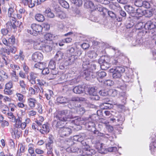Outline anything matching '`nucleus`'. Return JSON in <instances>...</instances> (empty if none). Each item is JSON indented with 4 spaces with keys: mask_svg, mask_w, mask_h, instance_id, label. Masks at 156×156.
<instances>
[{
    "mask_svg": "<svg viewBox=\"0 0 156 156\" xmlns=\"http://www.w3.org/2000/svg\"><path fill=\"white\" fill-rule=\"evenodd\" d=\"M20 87L22 88L21 93L23 94H25L26 93V91L25 89V87L26 86V84L25 82L23 80H20L19 82Z\"/></svg>",
    "mask_w": 156,
    "mask_h": 156,
    "instance_id": "nucleus-24",
    "label": "nucleus"
},
{
    "mask_svg": "<svg viewBox=\"0 0 156 156\" xmlns=\"http://www.w3.org/2000/svg\"><path fill=\"white\" fill-rule=\"evenodd\" d=\"M109 58L107 56H102L100 57L98 60V63L101 65L105 62H108Z\"/></svg>",
    "mask_w": 156,
    "mask_h": 156,
    "instance_id": "nucleus-22",
    "label": "nucleus"
},
{
    "mask_svg": "<svg viewBox=\"0 0 156 156\" xmlns=\"http://www.w3.org/2000/svg\"><path fill=\"white\" fill-rule=\"evenodd\" d=\"M46 67V64L44 62H39L36 63L34 65V67L38 68L40 70H42Z\"/></svg>",
    "mask_w": 156,
    "mask_h": 156,
    "instance_id": "nucleus-20",
    "label": "nucleus"
},
{
    "mask_svg": "<svg viewBox=\"0 0 156 156\" xmlns=\"http://www.w3.org/2000/svg\"><path fill=\"white\" fill-rule=\"evenodd\" d=\"M42 70V73L43 75L47 74L49 73V71L48 67H45Z\"/></svg>",
    "mask_w": 156,
    "mask_h": 156,
    "instance_id": "nucleus-64",
    "label": "nucleus"
},
{
    "mask_svg": "<svg viewBox=\"0 0 156 156\" xmlns=\"http://www.w3.org/2000/svg\"><path fill=\"white\" fill-rule=\"evenodd\" d=\"M89 94L91 95H95L97 94L96 90L94 87H91L88 89Z\"/></svg>",
    "mask_w": 156,
    "mask_h": 156,
    "instance_id": "nucleus-37",
    "label": "nucleus"
},
{
    "mask_svg": "<svg viewBox=\"0 0 156 156\" xmlns=\"http://www.w3.org/2000/svg\"><path fill=\"white\" fill-rule=\"evenodd\" d=\"M84 89L81 86L75 87L73 89V92L76 94H80L83 92Z\"/></svg>",
    "mask_w": 156,
    "mask_h": 156,
    "instance_id": "nucleus-18",
    "label": "nucleus"
},
{
    "mask_svg": "<svg viewBox=\"0 0 156 156\" xmlns=\"http://www.w3.org/2000/svg\"><path fill=\"white\" fill-rule=\"evenodd\" d=\"M84 73L87 80H89L96 77L97 80L100 82H102V79L107 74L104 71L94 73L89 69L84 70Z\"/></svg>",
    "mask_w": 156,
    "mask_h": 156,
    "instance_id": "nucleus-1",
    "label": "nucleus"
},
{
    "mask_svg": "<svg viewBox=\"0 0 156 156\" xmlns=\"http://www.w3.org/2000/svg\"><path fill=\"white\" fill-rule=\"evenodd\" d=\"M4 94L7 95H11L12 94V90L9 89L5 88L4 90Z\"/></svg>",
    "mask_w": 156,
    "mask_h": 156,
    "instance_id": "nucleus-62",
    "label": "nucleus"
},
{
    "mask_svg": "<svg viewBox=\"0 0 156 156\" xmlns=\"http://www.w3.org/2000/svg\"><path fill=\"white\" fill-rule=\"evenodd\" d=\"M82 52L81 50L78 49L75 53L74 55L78 58L79 56L82 54Z\"/></svg>",
    "mask_w": 156,
    "mask_h": 156,
    "instance_id": "nucleus-63",
    "label": "nucleus"
},
{
    "mask_svg": "<svg viewBox=\"0 0 156 156\" xmlns=\"http://www.w3.org/2000/svg\"><path fill=\"white\" fill-rule=\"evenodd\" d=\"M34 48L35 49L38 50L42 49L41 46V44L39 43L35 42L34 41Z\"/></svg>",
    "mask_w": 156,
    "mask_h": 156,
    "instance_id": "nucleus-49",
    "label": "nucleus"
},
{
    "mask_svg": "<svg viewBox=\"0 0 156 156\" xmlns=\"http://www.w3.org/2000/svg\"><path fill=\"white\" fill-rule=\"evenodd\" d=\"M144 24L145 23H143L142 22H140L137 23L135 26V28L136 30H139L141 29H143L142 32L143 34H144V31L143 30H145L144 29Z\"/></svg>",
    "mask_w": 156,
    "mask_h": 156,
    "instance_id": "nucleus-30",
    "label": "nucleus"
},
{
    "mask_svg": "<svg viewBox=\"0 0 156 156\" xmlns=\"http://www.w3.org/2000/svg\"><path fill=\"white\" fill-rule=\"evenodd\" d=\"M44 119L43 117L41 116H39L35 122L38 125L40 126L42 125V122L44 121Z\"/></svg>",
    "mask_w": 156,
    "mask_h": 156,
    "instance_id": "nucleus-39",
    "label": "nucleus"
},
{
    "mask_svg": "<svg viewBox=\"0 0 156 156\" xmlns=\"http://www.w3.org/2000/svg\"><path fill=\"white\" fill-rule=\"evenodd\" d=\"M117 91L115 90H109V95L115 97L117 95Z\"/></svg>",
    "mask_w": 156,
    "mask_h": 156,
    "instance_id": "nucleus-53",
    "label": "nucleus"
},
{
    "mask_svg": "<svg viewBox=\"0 0 156 156\" xmlns=\"http://www.w3.org/2000/svg\"><path fill=\"white\" fill-rule=\"evenodd\" d=\"M80 100L79 98L74 97L69 100L68 98L63 97H59L57 98L56 101L58 103L61 104H63L71 102L70 103L73 104L74 101H79Z\"/></svg>",
    "mask_w": 156,
    "mask_h": 156,
    "instance_id": "nucleus-5",
    "label": "nucleus"
},
{
    "mask_svg": "<svg viewBox=\"0 0 156 156\" xmlns=\"http://www.w3.org/2000/svg\"><path fill=\"white\" fill-rule=\"evenodd\" d=\"M125 71V68L122 66H117L114 69L110 70V72L112 73V76L114 79L120 78Z\"/></svg>",
    "mask_w": 156,
    "mask_h": 156,
    "instance_id": "nucleus-3",
    "label": "nucleus"
},
{
    "mask_svg": "<svg viewBox=\"0 0 156 156\" xmlns=\"http://www.w3.org/2000/svg\"><path fill=\"white\" fill-rule=\"evenodd\" d=\"M46 44L43 47V49L46 52H49L52 50L53 47V42L52 41H48V42H45Z\"/></svg>",
    "mask_w": 156,
    "mask_h": 156,
    "instance_id": "nucleus-13",
    "label": "nucleus"
},
{
    "mask_svg": "<svg viewBox=\"0 0 156 156\" xmlns=\"http://www.w3.org/2000/svg\"><path fill=\"white\" fill-rule=\"evenodd\" d=\"M63 56V53L62 52L58 51L55 57L56 61L58 62L59 61L62 59Z\"/></svg>",
    "mask_w": 156,
    "mask_h": 156,
    "instance_id": "nucleus-27",
    "label": "nucleus"
},
{
    "mask_svg": "<svg viewBox=\"0 0 156 156\" xmlns=\"http://www.w3.org/2000/svg\"><path fill=\"white\" fill-rule=\"evenodd\" d=\"M16 95L18 98L19 101L22 102L23 101V95L19 93H16Z\"/></svg>",
    "mask_w": 156,
    "mask_h": 156,
    "instance_id": "nucleus-54",
    "label": "nucleus"
},
{
    "mask_svg": "<svg viewBox=\"0 0 156 156\" xmlns=\"http://www.w3.org/2000/svg\"><path fill=\"white\" fill-rule=\"evenodd\" d=\"M104 123L105 124L106 128L109 132H111L113 130V128L112 126L109 125L108 123Z\"/></svg>",
    "mask_w": 156,
    "mask_h": 156,
    "instance_id": "nucleus-61",
    "label": "nucleus"
},
{
    "mask_svg": "<svg viewBox=\"0 0 156 156\" xmlns=\"http://www.w3.org/2000/svg\"><path fill=\"white\" fill-rule=\"evenodd\" d=\"M31 27L33 31L37 33V32L39 33L41 32L42 30V27L40 25L33 23L31 25Z\"/></svg>",
    "mask_w": 156,
    "mask_h": 156,
    "instance_id": "nucleus-14",
    "label": "nucleus"
},
{
    "mask_svg": "<svg viewBox=\"0 0 156 156\" xmlns=\"http://www.w3.org/2000/svg\"><path fill=\"white\" fill-rule=\"evenodd\" d=\"M95 153L94 150L91 148L89 146H87V147L84 148L83 150V156L84 155H90L94 154Z\"/></svg>",
    "mask_w": 156,
    "mask_h": 156,
    "instance_id": "nucleus-11",
    "label": "nucleus"
},
{
    "mask_svg": "<svg viewBox=\"0 0 156 156\" xmlns=\"http://www.w3.org/2000/svg\"><path fill=\"white\" fill-rule=\"evenodd\" d=\"M34 89L32 87H30L29 88V93L31 94H34L35 93H37L39 91V88L35 86L34 87Z\"/></svg>",
    "mask_w": 156,
    "mask_h": 156,
    "instance_id": "nucleus-26",
    "label": "nucleus"
},
{
    "mask_svg": "<svg viewBox=\"0 0 156 156\" xmlns=\"http://www.w3.org/2000/svg\"><path fill=\"white\" fill-rule=\"evenodd\" d=\"M134 4L137 7H141L143 5V2L142 0L136 1L135 2Z\"/></svg>",
    "mask_w": 156,
    "mask_h": 156,
    "instance_id": "nucleus-59",
    "label": "nucleus"
},
{
    "mask_svg": "<svg viewBox=\"0 0 156 156\" xmlns=\"http://www.w3.org/2000/svg\"><path fill=\"white\" fill-rule=\"evenodd\" d=\"M56 16L61 19H65L66 17V14L63 12H60L58 13Z\"/></svg>",
    "mask_w": 156,
    "mask_h": 156,
    "instance_id": "nucleus-52",
    "label": "nucleus"
},
{
    "mask_svg": "<svg viewBox=\"0 0 156 156\" xmlns=\"http://www.w3.org/2000/svg\"><path fill=\"white\" fill-rule=\"evenodd\" d=\"M27 102L29 106L33 108L35 107L37 101L34 98H31L28 99Z\"/></svg>",
    "mask_w": 156,
    "mask_h": 156,
    "instance_id": "nucleus-19",
    "label": "nucleus"
},
{
    "mask_svg": "<svg viewBox=\"0 0 156 156\" xmlns=\"http://www.w3.org/2000/svg\"><path fill=\"white\" fill-rule=\"evenodd\" d=\"M94 134L100 136H103L108 138L109 135L108 134H104L100 132L98 130H95L94 133Z\"/></svg>",
    "mask_w": 156,
    "mask_h": 156,
    "instance_id": "nucleus-41",
    "label": "nucleus"
},
{
    "mask_svg": "<svg viewBox=\"0 0 156 156\" xmlns=\"http://www.w3.org/2000/svg\"><path fill=\"white\" fill-rule=\"evenodd\" d=\"M7 115L8 117L11 120V121L12 122H15L16 119L12 112H8L7 113Z\"/></svg>",
    "mask_w": 156,
    "mask_h": 156,
    "instance_id": "nucleus-36",
    "label": "nucleus"
},
{
    "mask_svg": "<svg viewBox=\"0 0 156 156\" xmlns=\"http://www.w3.org/2000/svg\"><path fill=\"white\" fill-rule=\"evenodd\" d=\"M64 122V121H62L59 120V121L57 122L56 125V127L58 128L59 129L63 128V126H64L63 123Z\"/></svg>",
    "mask_w": 156,
    "mask_h": 156,
    "instance_id": "nucleus-51",
    "label": "nucleus"
},
{
    "mask_svg": "<svg viewBox=\"0 0 156 156\" xmlns=\"http://www.w3.org/2000/svg\"><path fill=\"white\" fill-rule=\"evenodd\" d=\"M98 55L94 51H89L87 53V55L90 58L94 59Z\"/></svg>",
    "mask_w": 156,
    "mask_h": 156,
    "instance_id": "nucleus-31",
    "label": "nucleus"
},
{
    "mask_svg": "<svg viewBox=\"0 0 156 156\" xmlns=\"http://www.w3.org/2000/svg\"><path fill=\"white\" fill-rule=\"evenodd\" d=\"M48 148H47V154L48 155H51L52 156H54V154L53 153V149L51 147H48Z\"/></svg>",
    "mask_w": 156,
    "mask_h": 156,
    "instance_id": "nucleus-60",
    "label": "nucleus"
},
{
    "mask_svg": "<svg viewBox=\"0 0 156 156\" xmlns=\"http://www.w3.org/2000/svg\"><path fill=\"white\" fill-rule=\"evenodd\" d=\"M37 84L39 85L40 86H44L46 83L45 81L42 79H37Z\"/></svg>",
    "mask_w": 156,
    "mask_h": 156,
    "instance_id": "nucleus-50",
    "label": "nucleus"
},
{
    "mask_svg": "<svg viewBox=\"0 0 156 156\" xmlns=\"http://www.w3.org/2000/svg\"><path fill=\"white\" fill-rule=\"evenodd\" d=\"M54 35L50 33H47L44 36V38L45 39L46 41L45 42H48V41H52L54 38ZM45 42V41H44Z\"/></svg>",
    "mask_w": 156,
    "mask_h": 156,
    "instance_id": "nucleus-29",
    "label": "nucleus"
},
{
    "mask_svg": "<svg viewBox=\"0 0 156 156\" xmlns=\"http://www.w3.org/2000/svg\"><path fill=\"white\" fill-rule=\"evenodd\" d=\"M18 26V25L12 22H8L6 24V27L9 31L11 30L12 28L15 29Z\"/></svg>",
    "mask_w": 156,
    "mask_h": 156,
    "instance_id": "nucleus-21",
    "label": "nucleus"
},
{
    "mask_svg": "<svg viewBox=\"0 0 156 156\" xmlns=\"http://www.w3.org/2000/svg\"><path fill=\"white\" fill-rule=\"evenodd\" d=\"M75 103L74 106L76 108V112L80 115H83L85 112V110L83 107L80 106H79L78 101H74Z\"/></svg>",
    "mask_w": 156,
    "mask_h": 156,
    "instance_id": "nucleus-12",
    "label": "nucleus"
},
{
    "mask_svg": "<svg viewBox=\"0 0 156 156\" xmlns=\"http://www.w3.org/2000/svg\"><path fill=\"white\" fill-rule=\"evenodd\" d=\"M123 57H124L123 54L121 53L120 51L117 50L114 58L112 61V63L114 65H119L122 61Z\"/></svg>",
    "mask_w": 156,
    "mask_h": 156,
    "instance_id": "nucleus-6",
    "label": "nucleus"
},
{
    "mask_svg": "<svg viewBox=\"0 0 156 156\" xmlns=\"http://www.w3.org/2000/svg\"><path fill=\"white\" fill-rule=\"evenodd\" d=\"M99 93L101 96H107L109 95V90L108 91H107L106 90H101L99 91Z\"/></svg>",
    "mask_w": 156,
    "mask_h": 156,
    "instance_id": "nucleus-46",
    "label": "nucleus"
},
{
    "mask_svg": "<svg viewBox=\"0 0 156 156\" xmlns=\"http://www.w3.org/2000/svg\"><path fill=\"white\" fill-rule=\"evenodd\" d=\"M78 58L74 55H72L69 57L68 59V61L69 62L68 63L69 65H71Z\"/></svg>",
    "mask_w": 156,
    "mask_h": 156,
    "instance_id": "nucleus-38",
    "label": "nucleus"
},
{
    "mask_svg": "<svg viewBox=\"0 0 156 156\" xmlns=\"http://www.w3.org/2000/svg\"><path fill=\"white\" fill-rule=\"evenodd\" d=\"M53 142V141L52 138H49L47 142L46 143V147H51V145L52 144Z\"/></svg>",
    "mask_w": 156,
    "mask_h": 156,
    "instance_id": "nucleus-56",
    "label": "nucleus"
},
{
    "mask_svg": "<svg viewBox=\"0 0 156 156\" xmlns=\"http://www.w3.org/2000/svg\"><path fill=\"white\" fill-rule=\"evenodd\" d=\"M9 31V30L6 28H3L1 30V34L3 36L6 35Z\"/></svg>",
    "mask_w": 156,
    "mask_h": 156,
    "instance_id": "nucleus-58",
    "label": "nucleus"
},
{
    "mask_svg": "<svg viewBox=\"0 0 156 156\" xmlns=\"http://www.w3.org/2000/svg\"><path fill=\"white\" fill-rule=\"evenodd\" d=\"M86 127L87 128L88 130L90 131H92L94 133L96 130L95 125L93 122H89L86 124Z\"/></svg>",
    "mask_w": 156,
    "mask_h": 156,
    "instance_id": "nucleus-15",
    "label": "nucleus"
},
{
    "mask_svg": "<svg viewBox=\"0 0 156 156\" xmlns=\"http://www.w3.org/2000/svg\"><path fill=\"white\" fill-rule=\"evenodd\" d=\"M111 120L113 122H119V123H122V122L124 120V117L121 115H118V117H116V118L111 119Z\"/></svg>",
    "mask_w": 156,
    "mask_h": 156,
    "instance_id": "nucleus-17",
    "label": "nucleus"
},
{
    "mask_svg": "<svg viewBox=\"0 0 156 156\" xmlns=\"http://www.w3.org/2000/svg\"><path fill=\"white\" fill-rule=\"evenodd\" d=\"M85 5H86L88 8L93 9L94 7V3L91 1H86L85 2Z\"/></svg>",
    "mask_w": 156,
    "mask_h": 156,
    "instance_id": "nucleus-43",
    "label": "nucleus"
},
{
    "mask_svg": "<svg viewBox=\"0 0 156 156\" xmlns=\"http://www.w3.org/2000/svg\"><path fill=\"white\" fill-rule=\"evenodd\" d=\"M8 42L9 44H13L15 42V38L13 36H12L8 39Z\"/></svg>",
    "mask_w": 156,
    "mask_h": 156,
    "instance_id": "nucleus-55",
    "label": "nucleus"
},
{
    "mask_svg": "<svg viewBox=\"0 0 156 156\" xmlns=\"http://www.w3.org/2000/svg\"><path fill=\"white\" fill-rule=\"evenodd\" d=\"M58 133L62 137L68 136L72 133V129L71 128L63 126V128L60 129L58 130Z\"/></svg>",
    "mask_w": 156,
    "mask_h": 156,
    "instance_id": "nucleus-8",
    "label": "nucleus"
},
{
    "mask_svg": "<svg viewBox=\"0 0 156 156\" xmlns=\"http://www.w3.org/2000/svg\"><path fill=\"white\" fill-rule=\"evenodd\" d=\"M55 62L53 60H51L48 64V67L51 69H55Z\"/></svg>",
    "mask_w": 156,
    "mask_h": 156,
    "instance_id": "nucleus-42",
    "label": "nucleus"
},
{
    "mask_svg": "<svg viewBox=\"0 0 156 156\" xmlns=\"http://www.w3.org/2000/svg\"><path fill=\"white\" fill-rule=\"evenodd\" d=\"M108 62H105L104 63L101 65V68L103 70H107L110 67V65L108 64Z\"/></svg>",
    "mask_w": 156,
    "mask_h": 156,
    "instance_id": "nucleus-44",
    "label": "nucleus"
},
{
    "mask_svg": "<svg viewBox=\"0 0 156 156\" xmlns=\"http://www.w3.org/2000/svg\"><path fill=\"white\" fill-rule=\"evenodd\" d=\"M51 70V73L49 76L50 77L49 78V80L53 79L55 78L56 77L57 74L58 73V71L56 70L55 69Z\"/></svg>",
    "mask_w": 156,
    "mask_h": 156,
    "instance_id": "nucleus-28",
    "label": "nucleus"
},
{
    "mask_svg": "<svg viewBox=\"0 0 156 156\" xmlns=\"http://www.w3.org/2000/svg\"><path fill=\"white\" fill-rule=\"evenodd\" d=\"M11 78L13 82H17L18 81L19 78L18 76L16 75L15 71H13V73H11Z\"/></svg>",
    "mask_w": 156,
    "mask_h": 156,
    "instance_id": "nucleus-34",
    "label": "nucleus"
},
{
    "mask_svg": "<svg viewBox=\"0 0 156 156\" xmlns=\"http://www.w3.org/2000/svg\"><path fill=\"white\" fill-rule=\"evenodd\" d=\"M126 11L129 14L133 13L135 12V10L132 6L129 5H126L124 6Z\"/></svg>",
    "mask_w": 156,
    "mask_h": 156,
    "instance_id": "nucleus-23",
    "label": "nucleus"
},
{
    "mask_svg": "<svg viewBox=\"0 0 156 156\" xmlns=\"http://www.w3.org/2000/svg\"><path fill=\"white\" fill-rule=\"evenodd\" d=\"M32 58L34 62H38L43 59V56L41 53L39 52H37L32 55Z\"/></svg>",
    "mask_w": 156,
    "mask_h": 156,
    "instance_id": "nucleus-10",
    "label": "nucleus"
},
{
    "mask_svg": "<svg viewBox=\"0 0 156 156\" xmlns=\"http://www.w3.org/2000/svg\"><path fill=\"white\" fill-rule=\"evenodd\" d=\"M15 124L14 125V127L17 128H21L22 129H24L26 126V124L25 122L22 123V119L18 117L16 119Z\"/></svg>",
    "mask_w": 156,
    "mask_h": 156,
    "instance_id": "nucleus-9",
    "label": "nucleus"
},
{
    "mask_svg": "<svg viewBox=\"0 0 156 156\" xmlns=\"http://www.w3.org/2000/svg\"><path fill=\"white\" fill-rule=\"evenodd\" d=\"M35 20L39 22H42L45 20L44 16L41 14H37L35 16Z\"/></svg>",
    "mask_w": 156,
    "mask_h": 156,
    "instance_id": "nucleus-25",
    "label": "nucleus"
},
{
    "mask_svg": "<svg viewBox=\"0 0 156 156\" xmlns=\"http://www.w3.org/2000/svg\"><path fill=\"white\" fill-rule=\"evenodd\" d=\"M60 4L63 7L65 8H68L69 7V4L67 2L64 0H59Z\"/></svg>",
    "mask_w": 156,
    "mask_h": 156,
    "instance_id": "nucleus-35",
    "label": "nucleus"
},
{
    "mask_svg": "<svg viewBox=\"0 0 156 156\" xmlns=\"http://www.w3.org/2000/svg\"><path fill=\"white\" fill-rule=\"evenodd\" d=\"M14 10L12 8H9L8 9V15L9 17H13L15 16V15L13 13Z\"/></svg>",
    "mask_w": 156,
    "mask_h": 156,
    "instance_id": "nucleus-47",
    "label": "nucleus"
},
{
    "mask_svg": "<svg viewBox=\"0 0 156 156\" xmlns=\"http://www.w3.org/2000/svg\"><path fill=\"white\" fill-rule=\"evenodd\" d=\"M144 10H143L140 8H138L136 10L135 15L138 17H141L144 15Z\"/></svg>",
    "mask_w": 156,
    "mask_h": 156,
    "instance_id": "nucleus-33",
    "label": "nucleus"
},
{
    "mask_svg": "<svg viewBox=\"0 0 156 156\" xmlns=\"http://www.w3.org/2000/svg\"><path fill=\"white\" fill-rule=\"evenodd\" d=\"M103 144L102 143H100L99 142H96V148L99 150H101L103 149Z\"/></svg>",
    "mask_w": 156,
    "mask_h": 156,
    "instance_id": "nucleus-57",
    "label": "nucleus"
},
{
    "mask_svg": "<svg viewBox=\"0 0 156 156\" xmlns=\"http://www.w3.org/2000/svg\"><path fill=\"white\" fill-rule=\"evenodd\" d=\"M86 137V135L84 133H81L79 135H75L73 136V139L74 140L81 142V144L83 145L82 148L83 149L84 148L87 147V146H89L86 142L84 140Z\"/></svg>",
    "mask_w": 156,
    "mask_h": 156,
    "instance_id": "nucleus-7",
    "label": "nucleus"
},
{
    "mask_svg": "<svg viewBox=\"0 0 156 156\" xmlns=\"http://www.w3.org/2000/svg\"><path fill=\"white\" fill-rule=\"evenodd\" d=\"M155 25L151 21H147L144 24V29L145 30H143L144 34L148 33L149 36H151L153 34V33L155 27Z\"/></svg>",
    "mask_w": 156,
    "mask_h": 156,
    "instance_id": "nucleus-4",
    "label": "nucleus"
},
{
    "mask_svg": "<svg viewBox=\"0 0 156 156\" xmlns=\"http://www.w3.org/2000/svg\"><path fill=\"white\" fill-rule=\"evenodd\" d=\"M144 15L145 17H150L152 16V12L151 11L149 10H145L144 11Z\"/></svg>",
    "mask_w": 156,
    "mask_h": 156,
    "instance_id": "nucleus-45",
    "label": "nucleus"
},
{
    "mask_svg": "<svg viewBox=\"0 0 156 156\" xmlns=\"http://www.w3.org/2000/svg\"><path fill=\"white\" fill-rule=\"evenodd\" d=\"M18 129L17 128L14 127L13 132L15 136L19 138L21 134V131L18 130Z\"/></svg>",
    "mask_w": 156,
    "mask_h": 156,
    "instance_id": "nucleus-40",
    "label": "nucleus"
},
{
    "mask_svg": "<svg viewBox=\"0 0 156 156\" xmlns=\"http://www.w3.org/2000/svg\"><path fill=\"white\" fill-rule=\"evenodd\" d=\"M42 128V129L40 130V132L43 134H47L50 131L49 127L46 124H43Z\"/></svg>",
    "mask_w": 156,
    "mask_h": 156,
    "instance_id": "nucleus-16",
    "label": "nucleus"
},
{
    "mask_svg": "<svg viewBox=\"0 0 156 156\" xmlns=\"http://www.w3.org/2000/svg\"><path fill=\"white\" fill-rule=\"evenodd\" d=\"M46 15L50 18H53L54 17V14L51 11V10L50 8H47L45 11Z\"/></svg>",
    "mask_w": 156,
    "mask_h": 156,
    "instance_id": "nucleus-32",
    "label": "nucleus"
},
{
    "mask_svg": "<svg viewBox=\"0 0 156 156\" xmlns=\"http://www.w3.org/2000/svg\"><path fill=\"white\" fill-rule=\"evenodd\" d=\"M56 118L62 121H66L68 119L74 118L72 115V112L66 109L58 111Z\"/></svg>",
    "mask_w": 156,
    "mask_h": 156,
    "instance_id": "nucleus-2",
    "label": "nucleus"
},
{
    "mask_svg": "<svg viewBox=\"0 0 156 156\" xmlns=\"http://www.w3.org/2000/svg\"><path fill=\"white\" fill-rule=\"evenodd\" d=\"M72 2L78 6H80L82 5L83 2L82 0H71Z\"/></svg>",
    "mask_w": 156,
    "mask_h": 156,
    "instance_id": "nucleus-48",
    "label": "nucleus"
}]
</instances>
